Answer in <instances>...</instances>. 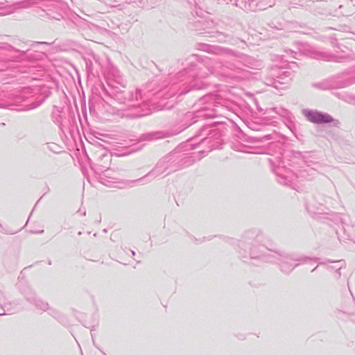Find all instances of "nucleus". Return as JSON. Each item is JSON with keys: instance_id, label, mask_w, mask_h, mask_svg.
Instances as JSON below:
<instances>
[{"instance_id": "1", "label": "nucleus", "mask_w": 355, "mask_h": 355, "mask_svg": "<svg viewBox=\"0 0 355 355\" xmlns=\"http://www.w3.org/2000/svg\"><path fill=\"white\" fill-rule=\"evenodd\" d=\"M259 66V62L251 57L246 55H236L229 62L228 66H223L220 62H217L206 68H200L193 82L214 73L232 79H245L248 78V73H251L249 69Z\"/></svg>"}, {"instance_id": "2", "label": "nucleus", "mask_w": 355, "mask_h": 355, "mask_svg": "<svg viewBox=\"0 0 355 355\" xmlns=\"http://www.w3.org/2000/svg\"><path fill=\"white\" fill-rule=\"evenodd\" d=\"M273 261L275 263H279L280 266V270L285 274H290L293 269L301 263H305L308 261L313 260L317 261L318 258H310L305 256H298L295 254H282L278 252H274Z\"/></svg>"}, {"instance_id": "3", "label": "nucleus", "mask_w": 355, "mask_h": 355, "mask_svg": "<svg viewBox=\"0 0 355 355\" xmlns=\"http://www.w3.org/2000/svg\"><path fill=\"white\" fill-rule=\"evenodd\" d=\"M259 239L257 237L254 240L251 241H246L244 239L239 241L238 246L242 249L245 252L247 249H250V257L251 259H259L262 258L264 261L268 262L273 261L275 254L274 252L264 245L259 244Z\"/></svg>"}, {"instance_id": "4", "label": "nucleus", "mask_w": 355, "mask_h": 355, "mask_svg": "<svg viewBox=\"0 0 355 355\" xmlns=\"http://www.w3.org/2000/svg\"><path fill=\"white\" fill-rule=\"evenodd\" d=\"M173 156L168 155L160 159L155 168L148 173L145 176L139 178L134 182L142 181L146 178L150 180L155 179L158 177H165L166 175L174 172L177 170L176 166L173 164Z\"/></svg>"}, {"instance_id": "5", "label": "nucleus", "mask_w": 355, "mask_h": 355, "mask_svg": "<svg viewBox=\"0 0 355 355\" xmlns=\"http://www.w3.org/2000/svg\"><path fill=\"white\" fill-rule=\"evenodd\" d=\"M272 76L275 77L265 78V84L276 89H283L285 87L281 85H288L294 77V72L288 69L275 68L272 69Z\"/></svg>"}, {"instance_id": "6", "label": "nucleus", "mask_w": 355, "mask_h": 355, "mask_svg": "<svg viewBox=\"0 0 355 355\" xmlns=\"http://www.w3.org/2000/svg\"><path fill=\"white\" fill-rule=\"evenodd\" d=\"M24 282H19V286L20 287L21 292L25 296L27 301L33 303L39 311H45L50 309L49 304L40 298L37 297L35 294L28 286L21 288Z\"/></svg>"}, {"instance_id": "7", "label": "nucleus", "mask_w": 355, "mask_h": 355, "mask_svg": "<svg viewBox=\"0 0 355 355\" xmlns=\"http://www.w3.org/2000/svg\"><path fill=\"white\" fill-rule=\"evenodd\" d=\"M302 113L308 121L315 124L329 123L334 121V118L329 114L317 110H304Z\"/></svg>"}, {"instance_id": "8", "label": "nucleus", "mask_w": 355, "mask_h": 355, "mask_svg": "<svg viewBox=\"0 0 355 355\" xmlns=\"http://www.w3.org/2000/svg\"><path fill=\"white\" fill-rule=\"evenodd\" d=\"M267 114H276L284 120L285 123L288 128L293 132L295 129L294 119L295 117L293 114L288 110L282 107H271L266 110Z\"/></svg>"}, {"instance_id": "9", "label": "nucleus", "mask_w": 355, "mask_h": 355, "mask_svg": "<svg viewBox=\"0 0 355 355\" xmlns=\"http://www.w3.org/2000/svg\"><path fill=\"white\" fill-rule=\"evenodd\" d=\"M283 168V166H278L275 169V173L278 176V182L284 185L292 186L294 180L297 178L295 174L290 171H285L284 173H282Z\"/></svg>"}, {"instance_id": "10", "label": "nucleus", "mask_w": 355, "mask_h": 355, "mask_svg": "<svg viewBox=\"0 0 355 355\" xmlns=\"http://www.w3.org/2000/svg\"><path fill=\"white\" fill-rule=\"evenodd\" d=\"M306 210L312 215L315 216L316 214H322L325 213L326 207L323 204L318 201L315 197H312L309 199L306 204Z\"/></svg>"}, {"instance_id": "11", "label": "nucleus", "mask_w": 355, "mask_h": 355, "mask_svg": "<svg viewBox=\"0 0 355 355\" xmlns=\"http://www.w3.org/2000/svg\"><path fill=\"white\" fill-rule=\"evenodd\" d=\"M349 57V54L348 53H345L344 51H341V52L336 51L334 54H331L328 53H321L320 58L328 61V62H343V60L347 59Z\"/></svg>"}, {"instance_id": "12", "label": "nucleus", "mask_w": 355, "mask_h": 355, "mask_svg": "<svg viewBox=\"0 0 355 355\" xmlns=\"http://www.w3.org/2000/svg\"><path fill=\"white\" fill-rule=\"evenodd\" d=\"M159 135V132H149L142 135L140 137V139L141 141H153L161 137Z\"/></svg>"}, {"instance_id": "13", "label": "nucleus", "mask_w": 355, "mask_h": 355, "mask_svg": "<svg viewBox=\"0 0 355 355\" xmlns=\"http://www.w3.org/2000/svg\"><path fill=\"white\" fill-rule=\"evenodd\" d=\"M275 4V2L266 3L265 0L261 1L256 4V8L254 10H266L268 7H272Z\"/></svg>"}, {"instance_id": "14", "label": "nucleus", "mask_w": 355, "mask_h": 355, "mask_svg": "<svg viewBox=\"0 0 355 355\" xmlns=\"http://www.w3.org/2000/svg\"><path fill=\"white\" fill-rule=\"evenodd\" d=\"M141 98V91L139 89H137L135 91V94H132L131 96L130 97V101H139Z\"/></svg>"}, {"instance_id": "15", "label": "nucleus", "mask_w": 355, "mask_h": 355, "mask_svg": "<svg viewBox=\"0 0 355 355\" xmlns=\"http://www.w3.org/2000/svg\"><path fill=\"white\" fill-rule=\"evenodd\" d=\"M190 84H191V85H190L191 89H200L205 85V83H202V82H200L199 83H191Z\"/></svg>"}, {"instance_id": "16", "label": "nucleus", "mask_w": 355, "mask_h": 355, "mask_svg": "<svg viewBox=\"0 0 355 355\" xmlns=\"http://www.w3.org/2000/svg\"><path fill=\"white\" fill-rule=\"evenodd\" d=\"M355 83V77L354 78H351L349 79H348L346 83L344 84V87H347V86H349L352 84Z\"/></svg>"}, {"instance_id": "17", "label": "nucleus", "mask_w": 355, "mask_h": 355, "mask_svg": "<svg viewBox=\"0 0 355 355\" xmlns=\"http://www.w3.org/2000/svg\"><path fill=\"white\" fill-rule=\"evenodd\" d=\"M17 4L19 5L21 8H28L30 6L29 1H21L17 3Z\"/></svg>"}, {"instance_id": "18", "label": "nucleus", "mask_w": 355, "mask_h": 355, "mask_svg": "<svg viewBox=\"0 0 355 355\" xmlns=\"http://www.w3.org/2000/svg\"><path fill=\"white\" fill-rule=\"evenodd\" d=\"M40 105H41V102L40 103H39V102L34 103L30 105L31 107L29 109H35V108L37 107L38 106H40Z\"/></svg>"}, {"instance_id": "19", "label": "nucleus", "mask_w": 355, "mask_h": 355, "mask_svg": "<svg viewBox=\"0 0 355 355\" xmlns=\"http://www.w3.org/2000/svg\"><path fill=\"white\" fill-rule=\"evenodd\" d=\"M342 268V266H339L336 268V274H337V278H339L341 275L340 269Z\"/></svg>"}, {"instance_id": "20", "label": "nucleus", "mask_w": 355, "mask_h": 355, "mask_svg": "<svg viewBox=\"0 0 355 355\" xmlns=\"http://www.w3.org/2000/svg\"><path fill=\"white\" fill-rule=\"evenodd\" d=\"M189 91V89H187V90H182L180 92L179 95H182V94H187L188 92Z\"/></svg>"}, {"instance_id": "21", "label": "nucleus", "mask_w": 355, "mask_h": 355, "mask_svg": "<svg viewBox=\"0 0 355 355\" xmlns=\"http://www.w3.org/2000/svg\"><path fill=\"white\" fill-rule=\"evenodd\" d=\"M36 44H49V43L47 42H35Z\"/></svg>"}, {"instance_id": "22", "label": "nucleus", "mask_w": 355, "mask_h": 355, "mask_svg": "<svg viewBox=\"0 0 355 355\" xmlns=\"http://www.w3.org/2000/svg\"><path fill=\"white\" fill-rule=\"evenodd\" d=\"M252 236V234H248V235H247L246 237L248 239L250 240L252 238V236Z\"/></svg>"}, {"instance_id": "23", "label": "nucleus", "mask_w": 355, "mask_h": 355, "mask_svg": "<svg viewBox=\"0 0 355 355\" xmlns=\"http://www.w3.org/2000/svg\"><path fill=\"white\" fill-rule=\"evenodd\" d=\"M44 232V230H40V231H37V232H35V234H42Z\"/></svg>"}, {"instance_id": "24", "label": "nucleus", "mask_w": 355, "mask_h": 355, "mask_svg": "<svg viewBox=\"0 0 355 355\" xmlns=\"http://www.w3.org/2000/svg\"><path fill=\"white\" fill-rule=\"evenodd\" d=\"M130 252H131V254H132V256L135 255V251L131 250Z\"/></svg>"}, {"instance_id": "25", "label": "nucleus", "mask_w": 355, "mask_h": 355, "mask_svg": "<svg viewBox=\"0 0 355 355\" xmlns=\"http://www.w3.org/2000/svg\"><path fill=\"white\" fill-rule=\"evenodd\" d=\"M329 269H336V268H336V267H335V266H329Z\"/></svg>"}, {"instance_id": "26", "label": "nucleus", "mask_w": 355, "mask_h": 355, "mask_svg": "<svg viewBox=\"0 0 355 355\" xmlns=\"http://www.w3.org/2000/svg\"><path fill=\"white\" fill-rule=\"evenodd\" d=\"M325 263H323V262H320L319 263V265H322V264H324Z\"/></svg>"}, {"instance_id": "27", "label": "nucleus", "mask_w": 355, "mask_h": 355, "mask_svg": "<svg viewBox=\"0 0 355 355\" xmlns=\"http://www.w3.org/2000/svg\"><path fill=\"white\" fill-rule=\"evenodd\" d=\"M53 311V313H52L51 314H53H53L57 313L55 311Z\"/></svg>"}, {"instance_id": "28", "label": "nucleus", "mask_w": 355, "mask_h": 355, "mask_svg": "<svg viewBox=\"0 0 355 355\" xmlns=\"http://www.w3.org/2000/svg\"><path fill=\"white\" fill-rule=\"evenodd\" d=\"M3 314H4V313H0V315H3Z\"/></svg>"}]
</instances>
